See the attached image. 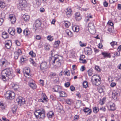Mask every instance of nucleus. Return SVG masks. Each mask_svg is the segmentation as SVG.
<instances>
[{"instance_id":"obj_52","label":"nucleus","mask_w":121,"mask_h":121,"mask_svg":"<svg viewBox=\"0 0 121 121\" xmlns=\"http://www.w3.org/2000/svg\"><path fill=\"white\" fill-rule=\"evenodd\" d=\"M98 89L99 92L100 93L102 92L103 91V89L101 87H99Z\"/></svg>"},{"instance_id":"obj_4","label":"nucleus","mask_w":121,"mask_h":121,"mask_svg":"<svg viewBox=\"0 0 121 121\" xmlns=\"http://www.w3.org/2000/svg\"><path fill=\"white\" fill-rule=\"evenodd\" d=\"M19 3L17 4V8L20 10L24 9L26 7L27 2L25 0H19Z\"/></svg>"},{"instance_id":"obj_36","label":"nucleus","mask_w":121,"mask_h":121,"mask_svg":"<svg viewBox=\"0 0 121 121\" xmlns=\"http://www.w3.org/2000/svg\"><path fill=\"white\" fill-rule=\"evenodd\" d=\"M93 112L95 113H96L99 111V109L98 107H95L93 108Z\"/></svg>"},{"instance_id":"obj_61","label":"nucleus","mask_w":121,"mask_h":121,"mask_svg":"<svg viewBox=\"0 0 121 121\" xmlns=\"http://www.w3.org/2000/svg\"><path fill=\"white\" fill-rule=\"evenodd\" d=\"M85 69V68L83 66H82L80 70L81 71H84Z\"/></svg>"},{"instance_id":"obj_30","label":"nucleus","mask_w":121,"mask_h":121,"mask_svg":"<svg viewBox=\"0 0 121 121\" xmlns=\"http://www.w3.org/2000/svg\"><path fill=\"white\" fill-rule=\"evenodd\" d=\"M59 87H60L59 86L56 85L54 87L53 89L54 90L55 92H58V91L59 90Z\"/></svg>"},{"instance_id":"obj_23","label":"nucleus","mask_w":121,"mask_h":121,"mask_svg":"<svg viewBox=\"0 0 121 121\" xmlns=\"http://www.w3.org/2000/svg\"><path fill=\"white\" fill-rule=\"evenodd\" d=\"M2 36L4 39H6L9 37L8 34L6 32L4 31L2 33Z\"/></svg>"},{"instance_id":"obj_50","label":"nucleus","mask_w":121,"mask_h":121,"mask_svg":"<svg viewBox=\"0 0 121 121\" xmlns=\"http://www.w3.org/2000/svg\"><path fill=\"white\" fill-rule=\"evenodd\" d=\"M79 115H75L74 117V119L75 120H76L77 121L78 119L79 118Z\"/></svg>"},{"instance_id":"obj_63","label":"nucleus","mask_w":121,"mask_h":121,"mask_svg":"<svg viewBox=\"0 0 121 121\" xmlns=\"http://www.w3.org/2000/svg\"><path fill=\"white\" fill-rule=\"evenodd\" d=\"M51 99L53 100H56V98L55 97H54L52 95H51L50 96Z\"/></svg>"},{"instance_id":"obj_11","label":"nucleus","mask_w":121,"mask_h":121,"mask_svg":"<svg viewBox=\"0 0 121 121\" xmlns=\"http://www.w3.org/2000/svg\"><path fill=\"white\" fill-rule=\"evenodd\" d=\"M101 78L99 75L96 76V78L95 79V81L96 82L95 84L96 86H98L101 84Z\"/></svg>"},{"instance_id":"obj_44","label":"nucleus","mask_w":121,"mask_h":121,"mask_svg":"<svg viewBox=\"0 0 121 121\" xmlns=\"http://www.w3.org/2000/svg\"><path fill=\"white\" fill-rule=\"evenodd\" d=\"M5 47L7 49H9L10 48V46L9 43L7 42L5 44Z\"/></svg>"},{"instance_id":"obj_39","label":"nucleus","mask_w":121,"mask_h":121,"mask_svg":"<svg viewBox=\"0 0 121 121\" xmlns=\"http://www.w3.org/2000/svg\"><path fill=\"white\" fill-rule=\"evenodd\" d=\"M65 25L66 27L68 28L70 25V23L68 21H65Z\"/></svg>"},{"instance_id":"obj_46","label":"nucleus","mask_w":121,"mask_h":121,"mask_svg":"<svg viewBox=\"0 0 121 121\" xmlns=\"http://www.w3.org/2000/svg\"><path fill=\"white\" fill-rule=\"evenodd\" d=\"M99 110H100L104 112H105L106 109L105 107H102L100 108Z\"/></svg>"},{"instance_id":"obj_16","label":"nucleus","mask_w":121,"mask_h":121,"mask_svg":"<svg viewBox=\"0 0 121 121\" xmlns=\"http://www.w3.org/2000/svg\"><path fill=\"white\" fill-rule=\"evenodd\" d=\"M120 95L119 92L118 91H116L114 93H113L112 94V98L114 99H116L117 96L119 95Z\"/></svg>"},{"instance_id":"obj_13","label":"nucleus","mask_w":121,"mask_h":121,"mask_svg":"<svg viewBox=\"0 0 121 121\" xmlns=\"http://www.w3.org/2000/svg\"><path fill=\"white\" fill-rule=\"evenodd\" d=\"M83 111L85 113H87L88 112H89L87 113V115H90L92 112V110L91 109H90L86 107L84 108Z\"/></svg>"},{"instance_id":"obj_17","label":"nucleus","mask_w":121,"mask_h":121,"mask_svg":"<svg viewBox=\"0 0 121 121\" xmlns=\"http://www.w3.org/2000/svg\"><path fill=\"white\" fill-rule=\"evenodd\" d=\"M41 25V22L39 20L37 19L35 21V26L36 28L40 27Z\"/></svg>"},{"instance_id":"obj_35","label":"nucleus","mask_w":121,"mask_h":121,"mask_svg":"<svg viewBox=\"0 0 121 121\" xmlns=\"http://www.w3.org/2000/svg\"><path fill=\"white\" fill-rule=\"evenodd\" d=\"M13 87L15 91H16L17 90L19 86L17 84H14L13 86Z\"/></svg>"},{"instance_id":"obj_34","label":"nucleus","mask_w":121,"mask_h":121,"mask_svg":"<svg viewBox=\"0 0 121 121\" xmlns=\"http://www.w3.org/2000/svg\"><path fill=\"white\" fill-rule=\"evenodd\" d=\"M117 42L115 41H112L110 43V44L112 47H113L115 45H117Z\"/></svg>"},{"instance_id":"obj_29","label":"nucleus","mask_w":121,"mask_h":121,"mask_svg":"<svg viewBox=\"0 0 121 121\" xmlns=\"http://www.w3.org/2000/svg\"><path fill=\"white\" fill-rule=\"evenodd\" d=\"M102 55L104 56V57H109V58H110L111 56L110 55V54L106 52H102Z\"/></svg>"},{"instance_id":"obj_3","label":"nucleus","mask_w":121,"mask_h":121,"mask_svg":"<svg viewBox=\"0 0 121 121\" xmlns=\"http://www.w3.org/2000/svg\"><path fill=\"white\" fill-rule=\"evenodd\" d=\"M34 114L36 118H38L39 117V119H44L45 116V110L42 108L37 109Z\"/></svg>"},{"instance_id":"obj_1","label":"nucleus","mask_w":121,"mask_h":121,"mask_svg":"<svg viewBox=\"0 0 121 121\" xmlns=\"http://www.w3.org/2000/svg\"><path fill=\"white\" fill-rule=\"evenodd\" d=\"M49 60L50 62L54 66L57 67H60L62 63L63 62L62 60L59 59V56L57 54L54 55V56L49 58Z\"/></svg>"},{"instance_id":"obj_5","label":"nucleus","mask_w":121,"mask_h":121,"mask_svg":"<svg viewBox=\"0 0 121 121\" xmlns=\"http://www.w3.org/2000/svg\"><path fill=\"white\" fill-rule=\"evenodd\" d=\"M4 95L5 97L7 99H13L15 96L14 92L10 91H7Z\"/></svg>"},{"instance_id":"obj_26","label":"nucleus","mask_w":121,"mask_h":121,"mask_svg":"<svg viewBox=\"0 0 121 121\" xmlns=\"http://www.w3.org/2000/svg\"><path fill=\"white\" fill-rule=\"evenodd\" d=\"M17 108V106L13 105L12 106V109L13 111V114L15 113Z\"/></svg>"},{"instance_id":"obj_38","label":"nucleus","mask_w":121,"mask_h":121,"mask_svg":"<svg viewBox=\"0 0 121 121\" xmlns=\"http://www.w3.org/2000/svg\"><path fill=\"white\" fill-rule=\"evenodd\" d=\"M87 72L88 73V75L89 76H91L92 74V69H91L89 70Z\"/></svg>"},{"instance_id":"obj_6","label":"nucleus","mask_w":121,"mask_h":121,"mask_svg":"<svg viewBox=\"0 0 121 121\" xmlns=\"http://www.w3.org/2000/svg\"><path fill=\"white\" fill-rule=\"evenodd\" d=\"M40 70L43 72L46 71L48 68V66L46 62H42L40 64Z\"/></svg>"},{"instance_id":"obj_57","label":"nucleus","mask_w":121,"mask_h":121,"mask_svg":"<svg viewBox=\"0 0 121 121\" xmlns=\"http://www.w3.org/2000/svg\"><path fill=\"white\" fill-rule=\"evenodd\" d=\"M15 43L18 46H20L21 45L20 43L17 40H16Z\"/></svg>"},{"instance_id":"obj_27","label":"nucleus","mask_w":121,"mask_h":121,"mask_svg":"<svg viewBox=\"0 0 121 121\" xmlns=\"http://www.w3.org/2000/svg\"><path fill=\"white\" fill-rule=\"evenodd\" d=\"M6 107V106L5 104L2 103H0V109H1L2 110L4 109Z\"/></svg>"},{"instance_id":"obj_10","label":"nucleus","mask_w":121,"mask_h":121,"mask_svg":"<svg viewBox=\"0 0 121 121\" xmlns=\"http://www.w3.org/2000/svg\"><path fill=\"white\" fill-rule=\"evenodd\" d=\"M108 106H109L110 109L109 110L111 111H113L116 109V107L114 103L111 102H109L108 104Z\"/></svg>"},{"instance_id":"obj_24","label":"nucleus","mask_w":121,"mask_h":121,"mask_svg":"<svg viewBox=\"0 0 121 121\" xmlns=\"http://www.w3.org/2000/svg\"><path fill=\"white\" fill-rule=\"evenodd\" d=\"M72 29L74 31L78 32L79 30V27L78 26H74L72 27Z\"/></svg>"},{"instance_id":"obj_31","label":"nucleus","mask_w":121,"mask_h":121,"mask_svg":"<svg viewBox=\"0 0 121 121\" xmlns=\"http://www.w3.org/2000/svg\"><path fill=\"white\" fill-rule=\"evenodd\" d=\"M5 6V3L4 2L2 1L0 2V7L3 9L4 8Z\"/></svg>"},{"instance_id":"obj_18","label":"nucleus","mask_w":121,"mask_h":121,"mask_svg":"<svg viewBox=\"0 0 121 121\" xmlns=\"http://www.w3.org/2000/svg\"><path fill=\"white\" fill-rule=\"evenodd\" d=\"M41 95L42 98V99H41L42 101H41V102H43V100L46 101H47L48 100V99L47 98V97L45 94L42 93L41 94Z\"/></svg>"},{"instance_id":"obj_33","label":"nucleus","mask_w":121,"mask_h":121,"mask_svg":"<svg viewBox=\"0 0 121 121\" xmlns=\"http://www.w3.org/2000/svg\"><path fill=\"white\" fill-rule=\"evenodd\" d=\"M120 56V52L119 51H118L116 52H115L114 53V55L113 57L115 58L117 56Z\"/></svg>"},{"instance_id":"obj_32","label":"nucleus","mask_w":121,"mask_h":121,"mask_svg":"<svg viewBox=\"0 0 121 121\" xmlns=\"http://www.w3.org/2000/svg\"><path fill=\"white\" fill-rule=\"evenodd\" d=\"M29 54L32 57H35L36 56V54L35 53L33 52V51H30Z\"/></svg>"},{"instance_id":"obj_48","label":"nucleus","mask_w":121,"mask_h":121,"mask_svg":"<svg viewBox=\"0 0 121 121\" xmlns=\"http://www.w3.org/2000/svg\"><path fill=\"white\" fill-rule=\"evenodd\" d=\"M86 18H92V16L90 13L87 14V15L86 16Z\"/></svg>"},{"instance_id":"obj_37","label":"nucleus","mask_w":121,"mask_h":121,"mask_svg":"<svg viewBox=\"0 0 121 121\" xmlns=\"http://www.w3.org/2000/svg\"><path fill=\"white\" fill-rule=\"evenodd\" d=\"M83 85L84 87H87L88 85V82L86 81H84L83 82Z\"/></svg>"},{"instance_id":"obj_20","label":"nucleus","mask_w":121,"mask_h":121,"mask_svg":"<svg viewBox=\"0 0 121 121\" xmlns=\"http://www.w3.org/2000/svg\"><path fill=\"white\" fill-rule=\"evenodd\" d=\"M48 117L49 118H52L54 116V112L52 111L49 112L47 114Z\"/></svg>"},{"instance_id":"obj_41","label":"nucleus","mask_w":121,"mask_h":121,"mask_svg":"<svg viewBox=\"0 0 121 121\" xmlns=\"http://www.w3.org/2000/svg\"><path fill=\"white\" fill-rule=\"evenodd\" d=\"M79 44L80 46L82 47L85 46L86 45V43H83L81 41L79 42Z\"/></svg>"},{"instance_id":"obj_47","label":"nucleus","mask_w":121,"mask_h":121,"mask_svg":"<svg viewBox=\"0 0 121 121\" xmlns=\"http://www.w3.org/2000/svg\"><path fill=\"white\" fill-rule=\"evenodd\" d=\"M47 39L48 40L50 41H51L53 40V38L50 35L48 36L47 37Z\"/></svg>"},{"instance_id":"obj_60","label":"nucleus","mask_w":121,"mask_h":121,"mask_svg":"<svg viewBox=\"0 0 121 121\" xmlns=\"http://www.w3.org/2000/svg\"><path fill=\"white\" fill-rule=\"evenodd\" d=\"M91 82H92L93 85H95L96 86V84H95L96 83V82H95V79L94 80H93L92 79H91Z\"/></svg>"},{"instance_id":"obj_28","label":"nucleus","mask_w":121,"mask_h":121,"mask_svg":"<svg viewBox=\"0 0 121 121\" xmlns=\"http://www.w3.org/2000/svg\"><path fill=\"white\" fill-rule=\"evenodd\" d=\"M60 43V41H55L53 45L54 47L56 48L58 47Z\"/></svg>"},{"instance_id":"obj_19","label":"nucleus","mask_w":121,"mask_h":121,"mask_svg":"<svg viewBox=\"0 0 121 121\" xmlns=\"http://www.w3.org/2000/svg\"><path fill=\"white\" fill-rule=\"evenodd\" d=\"M87 49V51H85V52L87 55H91L92 53V49L91 48L89 47H86Z\"/></svg>"},{"instance_id":"obj_64","label":"nucleus","mask_w":121,"mask_h":121,"mask_svg":"<svg viewBox=\"0 0 121 121\" xmlns=\"http://www.w3.org/2000/svg\"><path fill=\"white\" fill-rule=\"evenodd\" d=\"M98 47L99 48H101L103 47V45L102 43H99L98 45Z\"/></svg>"},{"instance_id":"obj_21","label":"nucleus","mask_w":121,"mask_h":121,"mask_svg":"<svg viewBox=\"0 0 121 121\" xmlns=\"http://www.w3.org/2000/svg\"><path fill=\"white\" fill-rule=\"evenodd\" d=\"M29 86L32 89H34L36 88V85L34 83L30 82L29 83Z\"/></svg>"},{"instance_id":"obj_45","label":"nucleus","mask_w":121,"mask_h":121,"mask_svg":"<svg viewBox=\"0 0 121 121\" xmlns=\"http://www.w3.org/2000/svg\"><path fill=\"white\" fill-rule=\"evenodd\" d=\"M17 52V54L20 55H21L22 54V52L21 50L20 49H18L17 52Z\"/></svg>"},{"instance_id":"obj_53","label":"nucleus","mask_w":121,"mask_h":121,"mask_svg":"<svg viewBox=\"0 0 121 121\" xmlns=\"http://www.w3.org/2000/svg\"><path fill=\"white\" fill-rule=\"evenodd\" d=\"M17 30L18 33H20L22 32V30L21 28H17Z\"/></svg>"},{"instance_id":"obj_49","label":"nucleus","mask_w":121,"mask_h":121,"mask_svg":"<svg viewBox=\"0 0 121 121\" xmlns=\"http://www.w3.org/2000/svg\"><path fill=\"white\" fill-rule=\"evenodd\" d=\"M95 69L96 70L99 71H100L101 69L99 68V67L98 66H96L95 67Z\"/></svg>"},{"instance_id":"obj_14","label":"nucleus","mask_w":121,"mask_h":121,"mask_svg":"<svg viewBox=\"0 0 121 121\" xmlns=\"http://www.w3.org/2000/svg\"><path fill=\"white\" fill-rule=\"evenodd\" d=\"M75 18L77 21H78L81 19V17L80 13L77 12L75 13Z\"/></svg>"},{"instance_id":"obj_55","label":"nucleus","mask_w":121,"mask_h":121,"mask_svg":"<svg viewBox=\"0 0 121 121\" xmlns=\"http://www.w3.org/2000/svg\"><path fill=\"white\" fill-rule=\"evenodd\" d=\"M70 83L69 82H67L65 84V86L66 87H69L70 86Z\"/></svg>"},{"instance_id":"obj_9","label":"nucleus","mask_w":121,"mask_h":121,"mask_svg":"<svg viewBox=\"0 0 121 121\" xmlns=\"http://www.w3.org/2000/svg\"><path fill=\"white\" fill-rule=\"evenodd\" d=\"M66 14L68 17H70L72 15V9L69 8H67L65 11Z\"/></svg>"},{"instance_id":"obj_59","label":"nucleus","mask_w":121,"mask_h":121,"mask_svg":"<svg viewBox=\"0 0 121 121\" xmlns=\"http://www.w3.org/2000/svg\"><path fill=\"white\" fill-rule=\"evenodd\" d=\"M108 24L111 26H112L113 25V23L110 21H109L108 22Z\"/></svg>"},{"instance_id":"obj_54","label":"nucleus","mask_w":121,"mask_h":121,"mask_svg":"<svg viewBox=\"0 0 121 121\" xmlns=\"http://www.w3.org/2000/svg\"><path fill=\"white\" fill-rule=\"evenodd\" d=\"M70 89L71 91H73L75 90V88L73 86H71L70 87Z\"/></svg>"},{"instance_id":"obj_15","label":"nucleus","mask_w":121,"mask_h":121,"mask_svg":"<svg viewBox=\"0 0 121 121\" xmlns=\"http://www.w3.org/2000/svg\"><path fill=\"white\" fill-rule=\"evenodd\" d=\"M24 34L25 36H28L30 37V36H31V34H30V32L27 29H26L23 31Z\"/></svg>"},{"instance_id":"obj_12","label":"nucleus","mask_w":121,"mask_h":121,"mask_svg":"<svg viewBox=\"0 0 121 121\" xmlns=\"http://www.w3.org/2000/svg\"><path fill=\"white\" fill-rule=\"evenodd\" d=\"M8 31L9 34L12 36H13L15 34V30L13 27H10L8 29Z\"/></svg>"},{"instance_id":"obj_58","label":"nucleus","mask_w":121,"mask_h":121,"mask_svg":"<svg viewBox=\"0 0 121 121\" xmlns=\"http://www.w3.org/2000/svg\"><path fill=\"white\" fill-rule=\"evenodd\" d=\"M65 75H67L68 76H69L70 74V73L69 71L68 70V71L65 72Z\"/></svg>"},{"instance_id":"obj_7","label":"nucleus","mask_w":121,"mask_h":121,"mask_svg":"<svg viewBox=\"0 0 121 121\" xmlns=\"http://www.w3.org/2000/svg\"><path fill=\"white\" fill-rule=\"evenodd\" d=\"M16 100L19 105L21 106L22 104H25V99H23L21 97H18Z\"/></svg>"},{"instance_id":"obj_25","label":"nucleus","mask_w":121,"mask_h":121,"mask_svg":"<svg viewBox=\"0 0 121 121\" xmlns=\"http://www.w3.org/2000/svg\"><path fill=\"white\" fill-rule=\"evenodd\" d=\"M23 17L24 21L26 22L28 21L30 19L29 16L28 15H24L23 16Z\"/></svg>"},{"instance_id":"obj_40","label":"nucleus","mask_w":121,"mask_h":121,"mask_svg":"<svg viewBox=\"0 0 121 121\" xmlns=\"http://www.w3.org/2000/svg\"><path fill=\"white\" fill-rule=\"evenodd\" d=\"M80 62L81 63L85 64L87 63V61L86 60H83V59H82L81 58L79 59Z\"/></svg>"},{"instance_id":"obj_56","label":"nucleus","mask_w":121,"mask_h":121,"mask_svg":"<svg viewBox=\"0 0 121 121\" xmlns=\"http://www.w3.org/2000/svg\"><path fill=\"white\" fill-rule=\"evenodd\" d=\"M66 103L68 104H71V101L69 99H67L65 100Z\"/></svg>"},{"instance_id":"obj_51","label":"nucleus","mask_w":121,"mask_h":121,"mask_svg":"<svg viewBox=\"0 0 121 121\" xmlns=\"http://www.w3.org/2000/svg\"><path fill=\"white\" fill-rule=\"evenodd\" d=\"M104 6L105 7H108V3L106 1H104V2L103 4Z\"/></svg>"},{"instance_id":"obj_43","label":"nucleus","mask_w":121,"mask_h":121,"mask_svg":"<svg viewBox=\"0 0 121 121\" xmlns=\"http://www.w3.org/2000/svg\"><path fill=\"white\" fill-rule=\"evenodd\" d=\"M14 57L15 59H17L19 56L20 55L18 54H17V52H15L14 53Z\"/></svg>"},{"instance_id":"obj_22","label":"nucleus","mask_w":121,"mask_h":121,"mask_svg":"<svg viewBox=\"0 0 121 121\" xmlns=\"http://www.w3.org/2000/svg\"><path fill=\"white\" fill-rule=\"evenodd\" d=\"M60 94V97H66L67 96V95L66 93L64 91H59L58 92Z\"/></svg>"},{"instance_id":"obj_8","label":"nucleus","mask_w":121,"mask_h":121,"mask_svg":"<svg viewBox=\"0 0 121 121\" xmlns=\"http://www.w3.org/2000/svg\"><path fill=\"white\" fill-rule=\"evenodd\" d=\"M30 69L29 68H26L24 70L23 72L24 74L26 76V77L28 78H29L30 76Z\"/></svg>"},{"instance_id":"obj_62","label":"nucleus","mask_w":121,"mask_h":121,"mask_svg":"<svg viewBox=\"0 0 121 121\" xmlns=\"http://www.w3.org/2000/svg\"><path fill=\"white\" fill-rule=\"evenodd\" d=\"M3 21L4 20L2 18H0V26L2 25Z\"/></svg>"},{"instance_id":"obj_2","label":"nucleus","mask_w":121,"mask_h":121,"mask_svg":"<svg viewBox=\"0 0 121 121\" xmlns=\"http://www.w3.org/2000/svg\"><path fill=\"white\" fill-rule=\"evenodd\" d=\"M13 71L11 68H7L3 70L1 72V76L4 81H6V78H8L12 76Z\"/></svg>"},{"instance_id":"obj_42","label":"nucleus","mask_w":121,"mask_h":121,"mask_svg":"<svg viewBox=\"0 0 121 121\" xmlns=\"http://www.w3.org/2000/svg\"><path fill=\"white\" fill-rule=\"evenodd\" d=\"M10 20L11 23L12 24H14L16 22V20L15 17H13V18H12Z\"/></svg>"}]
</instances>
